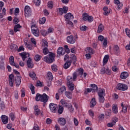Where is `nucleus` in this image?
Masks as SVG:
<instances>
[{"mask_svg":"<svg viewBox=\"0 0 130 130\" xmlns=\"http://www.w3.org/2000/svg\"><path fill=\"white\" fill-rule=\"evenodd\" d=\"M67 85L70 91H74L75 90V84L73 83H67Z\"/></svg>","mask_w":130,"mask_h":130,"instance_id":"nucleus-19","label":"nucleus"},{"mask_svg":"<svg viewBox=\"0 0 130 130\" xmlns=\"http://www.w3.org/2000/svg\"><path fill=\"white\" fill-rule=\"evenodd\" d=\"M51 69L53 72H57V66L56 64H53L52 65Z\"/></svg>","mask_w":130,"mask_h":130,"instance_id":"nucleus-42","label":"nucleus"},{"mask_svg":"<svg viewBox=\"0 0 130 130\" xmlns=\"http://www.w3.org/2000/svg\"><path fill=\"white\" fill-rule=\"evenodd\" d=\"M112 112H113L115 114H116L118 113V110L117 108V106H114L112 108Z\"/></svg>","mask_w":130,"mask_h":130,"instance_id":"nucleus-29","label":"nucleus"},{"mask_svg":"<svg viewBox=\"0 0 130 130\" xmlns=\"http://www.w3.org/2000/svg\"><path fill=\"white\" fill-rule=\"evenodd\" d=\"M0 70H5V63L4 61L0 62Z\"/></svg>","mask_w":130,"mask_h":130,"instance_id":"nucleus-50","label":"nucleus"},{"mask_svg":"<svg viewBox=\"0 0 130 130\" xmlns=\"http://www.w3.org/2000/svg\"><path fill=\"white\" fill-rule=\"evenodd\" d=\"M49 107L51 112H53V113H55V112H56V108H57V105H56V104L50 103Z\"/></svg>","mask_w":130,"mask_h":130,"instance_id":"nucleus-9","label":"nucleus"},{"mask_svg":"<svg viewBox=\"0 0 130 130\" xmlns=\"http://www.w3.org/2000/svg\"><path fill=\"white\" fill-rule=\"evenodd\" d=\"M1 118H2V122H3L4 124H7V123L9 122V117L6 115H3L1 117Z\"/></svg>","mask_w":130,"mask_h":130,"instance_id":"nucleus-15","label":"nucleus"},{"mask_svg":"<svg viewBox=\"0 0 130 130\" xmlns=\"http://www.w3.org/2000/svg\"><path fill=\"white\" fill-rule=\"evenodd\" d=\"M74 122L75 125H76V126H78L79 124V121H78V119H77L76 118H74Z\"/></svg>","mask_w":130,"mask_h":130,"instance_id":"nucleus-57","label":"nucleus"},{"mask_svg":"<svg viewBox=\"0 0 130 130\" xmlns=\"http://www.w3.org/2000/svg\"><path fill=\"white\" fill-rule=\"evenodd\" d=\"M46 21V18H45V17H43L40 19L39 23L40 24L43 25V24L45 23Z\"/></svg>","mask_w":130,"mask_h":130,"instance_id":"nucleus-36","label":"nucleus"},{"mask_svg":"<svg viewBox=\"0 0 130 130\" xmlns=\"http://www.w3.org/2000/svg\"><path fill=\"white\" fill-rule=\"evenodd\" d=\"M68 11H69V8L66 6L63 7L62 8H60L57 9V11L60 16H62L63 14H67L68 13Z\"/></svg>","mask_w":130,"mask_h":130,"instance_id":"nucleus-3","label":"nucleus"},{"mask_svg":"<svg viewBox=\"0 0 130 130\" xmlns=\"http://www.w3.org/2000/svg\"><path fill=\"white\" fill-rule=\"evenodd\" d=\"M34 3L37 7H38L39 6H40L41 0H34Z\"/></svg>","mask_w":130,"mask_h":130,"instance_id":"nucleus-46","label":"nucleus"},{"mask_svg":"<svg viewBox=\"0 0 130 130\" xmlns=\"http://www.w3.org/2000/svg\"><path fill=\"white\" fill-rule=\"evenodd\" d=\"M9 63L11 64V66L15 67L16 69H20V66L19 64H16V63H15V59L13 56H11L9 58Z\"/></svg>","mask_w":130,"mask_h":130,"instance_id":"nucleus-6","label":"nucleus"},{"mask_svg":"<svg viewBox=\"0 0 130 130\" xmlns=\"http://www.w3.org/2000/svg\"><path fill=\"white\" fill-rule=\"evenodd\" d=\"M65 95L66 97L69 99H72V98H73V94H72V92L70 91H66Z\"/></svg>","mask_w":130,"mask_h":130,"instance_id":"nucleus-28","label":"nucleus"},{"mask_svg":"<svg viewBox=\"0 0 130 130\" xmlns=\"http://www.w3.org/2000/svg\"><path fill=\"white\" fill-rule=\"evenodd\" d=\"M41 34L43 36H46L47 34H48V32H47V31L44 30V29H41Z\"/></svg>","mask_w":130,"mask_h":130,"instance_id":"nucleus-41","label":"nucleus"},{"mask_svg":"<svg viewBox=\"0 0 130 130\" xmlns=\"http://www.w3.org/2000/svg\"><path fill=\"white\" fill-rule=\"evenodd\" d=\"M117 121H118V118L117 117H114V118H113L112 122L113 123H114L115 125Z\"/></svg>","mask_w":130,"mask_h":130,"instance_id":"nucleus-51","label":"nucleus"},{"mask_svg":"<svg viewBox=\"0 0 130 130\" xmlns=\"http://www.w3.org/2000/svg\"><path fill=\"white\" fill-rule=\"evenodd\" d=\"M67 83H73V81H74L73 78L71 76H68L67 77Z\"/></svg>","mask_w":130,"mask_h":130,"instance_id":"nucleus-48","label":"nucleus"},{"mask_svg":"<svg viewBox=\"0 0 130 130\" xmlns=\"http://www.w3.org/2000/svg\"><path fill=\"white\" fill-rule=\"evenodd\" d=\"M103 30H104V26H103V24H102V23H101L98 26L97 32L102 33Z\"/></svg>","mask_w":130,"mask_h":130,"instance_id":"nucleus-22","label":"nucleus"},{"mask_svg":"<svg viewBox=\"0 0 130 130\" xmlns=\"http://www.w3.org/2000/svg\"><path fill=\"white\" fill-rule=\"evenodd\" d=\"M30 41H31V42H32L33 43V44H34L35 46L36 47L37 43H36V41L35 40V39L32 38L30 39Z\"/></svg>","mask_w":130,"mask_h":130,"instance_id":"nucleus-60","label":"nucleus"},{"mask_svg":"<svg viewBox=\"0 0 130 130\" xmlns=\"http://www.w3.org/2000/svg\"><path fill=\"white\" fill-rule=\"evenodd\" d=\"M35 28H36V25H32L31 26V33H32L33 35H34V36L36 37H39V29H38L37 28H36V29Z\"/></svg>","mask_w":130,"mask_h":130,"instance_id":"nucleus-5","label":"nucleus"},{"mask_svg":"<svg viewBox=\"0 0 130 130\" xmlns=\"http://www.w3.org/2000/svg\"><path fill=\"white\" fill-rule=\"evenodd\" d=\"M129 75H128V73L126 72H123L120 75V78L121 79H122V80H125V79L126 78H127V77H128Z\"/></svg>","mask_w":130,"mask_h":130,"instance_id":"nucleus-18","label":"nucleus"},{"mask_svg":"<svg viewBox=\"0 0 130 130\" xmlns=\"http://www.w3.org/2000/svg\"><path fill=\"white\" fill-rule=\"evenodd\" d=\"M20 12V10L19 8H16L14 12L15 16H18L19 15V12Z\"/></svg>","mask_w":130,"mask_h":130,"instance_id":"nucleus-54","label":"nucleus"},{"mask_svg":"<svg viewBox=\"0 0 130 130\" xmlns=\"http://www.w3.org/2000/svg\"><path fill=\"white\" fill-rule=\"evenodd\" d=\"M67 40L68 43H70V44H74L76 42V39H75L73 35L67 37Z\"/></svg>","mask_w":130,"mask_h":130,"instance_id":"nucleus-10","label":"nucleus"},{"mask_svg":"<svg viewBox=\"0 0 130 130\" xmlns=\"http://www.w3.org/2000/svg\"><path fill=\"white\" fill-rule=\"evenodd\" d=\"M105 92V90L104 89H102L99 88V91L98 92V95L99 96V101L100 103H104L105 101V99L104 98V93Z\"/></svg>","mask_w":130,"mask_h":130,"instance_id":"nucleus-2","label":"nucleus"},{"mask_svg":"<svg viewBox=\"0 0 130 130\" xmlns=\"http://www.w3.org/2000/svg\"><path fill=\"white\" fill-rule=\"evenodd\" d=\"M35 114V115H39L40 114V110L38 108V106L34 107Z\"/></svg>","mask_w":130,"mask_h":130,"instance_id":"nucleus-25","label":"nucleus"},{"mask_svg":"<svg viewBox=\"0 0 130 130\" xmlns=\"http://www.w3.org/2000/svg\"><path fill=\"white\" fill-rule=\"evenodd\" d=\"M65 21H70L74 20V15L71 13H68L66 14L64 16Z\"/></svg>","mask_w":130,"mask_h":130,"instance_id":"nucleus-11","label":"nucleus"},{"mask_svg":"<svg viewBox=\"0 0 130 130\" xmlns=\"http://www.w3.org/2000/svg\"><path fill=\"white\" fill-rule=\"evenodd\" d=\"M19 55L21 56L22 60L25 61V60L27 58V53L26 52L20 53Z\"/></svg>","mask_w":130,"mask_h":130,"instance_id":"nucleus-27","label":"nucleus"},{"mask_svg":"<svg viewBox=\"0 0 130 130\" xmlns=\"http://www.w3.org/2000/svg\"><path fill=\"white\" fill-rule=\"evenodd\" d=\"M10 116L11 117V120L12 121L15 120V115L14 114V113L10 114Z\"/></svg>","mask_w":130,"mask_h":130,"instance_id":"nucleus-63","label":"nucleus"},{"mask_svg":"<svg viewBox=\"0 0 130 130\" xmlns=\"http://www.w3.org/2000/svg\"><path fill=\"white\" fill-rule=\"evenodd\" d=\"M93 20H94V18L92 16H91L90 15L88 16V17L87 18V21H88V22L91 23V22H92V21H93Z\"/></svg>","mask_w":130,"mask_h":130,"instance_id":"nucleus-56","label":"nucleus"},{"mask_svg":"<svg viewBox=\"0 0 130 130\" xmlns=\"http://www.w3.org/2000/svg\"><path fill=\"white\" fill-rule=\"evenodd\" d=\"M47 77L50 81H52V73L51 72H49L47 74Z\"/></svg>","mask_w":130,"mask_h":130,"instance_id":"nucleus-39","label":"nucleus"},{"mask_svg":"<svg viewBox=\"0 0 130 130\" xmlns=\"http://www.w3.org/2000/svg\"><path fill=\"white\" fill-rule=\"evenodd\" d=\"M110 13H111V9H109L108 11H104V15H105V16H108Z\"/></svg>","mask_w":130,"mask_h":130,"instance_id":"nucleus-53","label":"nucleus"},{"mask_svg":"<svg viewBox=\"0 0 130 130\" xmlns=\"http://www.w3.org/2000/svg\"><path fill=\"white\" fill-rule=\"evenodd\" d=\"M43 52L44 54H45V55L48 54V53H49V50L47 48H44V49H43Z\"/></svg>","mask_w":130,"mask_h":130,"instance_id":"nucleus-45","label":"nucleus"},{"mask_svg":"<svg viewBox=\"0 0 130 130\" xmlns=\"http://www.w3.org/2000/svg\"><path fill=\"white\" fill-rule=\"evenodd\" d=\"M60 102L61 104L63 105V106H65V107H69V104L67 101H64V100H61Z\"/></svg>","mask_w":130,"mask_h":130,"instance_id":"nucleus-32","label":"nucleus"},{"mask_svg":"<svg viewBox=\"0 0 130 130\" xmlns=\"http://www.w3.org/2000/svg\"><path fill=\"white\" fill-rule=\"evenodd\" d=\"M114 51L115 52V53H118L119 52V47H118V46L116 45L114 46Z\"/></svg>","mask_w":130,"mask_h":130,"instance_id":"nucleus-38","label":"nucleus"},{"mask_svg":"<svg viewBox=\"0 0 130 130\" xmlns=\"http://www.w3.org/2000/svg\"><path fill=\"white\" fill-rule=\"evenodd\" d=\"M106 115H107V116H110L111 115V110H108L106 112Z\"/></svg>","mask_w":130,"mask_h":130,"instance_id":"nucleus-59","label":"nucleus"},{"mask_svg":"<svg viewBox=\"0 0 130 130\" xmlns=\"http://www.w3.org/2000/svg\"><path fill=\"white\" fill-rule=\"evenodd\" d=\"M31 15H32V11H31V10L25 13V17H27V18L28 17H30V16H31Z\"/></svg>","mask_w":130,"mask_h":130,"instance_id":"nucleus-52","label":"nucleus"},{"mask_svg":"<svg viewBox=\"0 0 130 130\" xmlns=\"http://www.w3.org/2000/svg\"><path fill=\"white\" fill-rule=\"evenodd\" d=\"M64 50L62 47H59L57 50V57H59L61 55H64Z\"/></svg>","mask_w":130,"mask_h":130,"instance_id":"nucleus-7","label":"nucleus"},{"mask_svg":"<svg viewBox=\"0 0 130 130\" xmlns=\"http://www.w3.org/2000/svg\"><path fill=\"white\" fill-rule=\"evenodd\" d=\"M82 17L84 21H87L88 18L89 17V15L87 13H84L82 15Z\"/></svg>","mask_w":130,"mask_h":130,"instance_id":"nucleus-35","label":"nucleus"},{"mask_svg":"<svg viewBox=\"0 0 130 130\" xmlns=\"http://www.w3.org/2000/svg\"><path fill=\"white\" fill-rule=\"evenodd\" d=\"M29 76L30 78H32V79L35 78L36 77V74H35V72H31L29 73Z\"/></svg>","mask_w":130,"mask_h":130,"instance_id":"nucleus-44","label":"nucleus"},{"mask_svg":"<svg viewBox=\"0 0 130 130\" xmlns=\"http://www.w3.org/2000/svg\"><path fill=\"white\" fill-rule=\"evenodd\" d=\"M16 85L17 87H19L20 85H21V77L20 76H17L16 78L15 79Z\"/></svg>","mask_w":130,"mask_h":130,"instance_id":"nucleus-20","label":"nucleus"},{"mask_svg":"<svg viewBox=\"0 0 130 130\" xmlns=\"http://www.w3.org/2000/svg\"><path fill=\"white\" fill-rule=\"evenodd\" d=\"M108 59H109V55H106L103 59V66H105L108 62Z\"/></svg>","mask_w":130,"mask_h":130,"instance_id":"nucleus-24","label":"nucleus"},{"mask_svg":"<svg viewBox=\"0 0 130 130\" xmlns=\"http://www.w3.org/2000/svg\"><path fill=\"white\" fill-rule=\"evenodd\" d=\"M41 59V56L38 54L36 55L35 57V60L36 61H39Z\"/></svg>","mask_w":130,"mask_h":130,"instance_id":"nucleus-47","label":"nucleus"},{"mask_svg":"<svg viewBox=\"0 0 130 130\" xmlns=\"http://www.w3.org/2000/svg\"><path fill=\"white\" fill-rule=\"evenodd\" d=\"M117 90H119L120 91H126L128 87L126 84L119 83L117 85L116 87Z\"/></svg>","mask_w":130,"mask_h":130,"instance_id":"nucleus-4","label":"nucleus"},{"mask_svg":"<svg viewBox=\"0 0 130 130\" xmlns=\"http://www.w3.org/2000/svg\"><path fill=\"white\" fill-rule=\"evenodd\" d=\"M30 11H31L30 7H29L28 6H25L24 8V13H28V12H29Z\"/></svg>","mask_w":130,"mask_h":130,"instance_id":"nucleus-43","label":"nucleus"},{"mask_svg":"<svg viewBox=\"0 0 130 130\" xmlns=\"http://www.w3.org/2000/svg\"><path fill=\"white\" fill-rule=\"evenodd\" d=\"M114 3L117 5V7H118V9H121V8H122L123 6L122 3H120L119 0H114Z\"/></svg>","mask_w":130,"mask_h":130,"instance_id":"nucleus-21","label":"nucleus"},{"mask_svg":"<svg viewBox=\"0 0 130 130\" xmlns=\"http://www.w3.org/2000/svg\"><path fill=\"white\" fill-rule=\"evenodd\" d=\"M26 64L29 69H33L34 64L32 62V59H31L30 57H29L28 60H27Z\"/></svg>","mask_w":130,"mask_h":130,"instance_id":"nucleus-13","label":"nucleus"},{"mask_svg":"<svg viewBox=\"0 0 130 130\" xmlns=\"http://www.w3.org/2000/svg\"><path fill=\"white\" fill-rule=\"evenodd\" d=\"M41 97V102H43L45 104L47 102V101H48V96H47L45 93L43 94Z\"/></svg>","mask_w":130,"mask_h":130,"instance_id":"nucleus-14","label":"nucleus"},{"mask_svg":"<svg viewBox=\"0 0 130 130\" xmlns=\"http://www.w3.org/2000/svg\"><path fill=\"white\" fill-rule=\"evenodd\" d=\"M42 96V95L40 94V93H37L36 94V100L37 101H41Z\"/></svg>","mask_w":130,"mask_h":130,"instance_id":"nucleus-34","label":"nucleus"},{"mask_svg":"<svg viewBox=\"0 0 130 130\" xmlns=\"http://www.w3.org/2000/svg\"><path fill=\"white\" fill-rule=\"evenodd\" d=\"M80 29L81 31H86L87 30V26L86 25L81 26Z\"/></svg>","mask_w":130,"mask_h":130,"instance_id":"nucleus-62","label":"nucleus"},{"mask_svg":"<svg viewBox=\"0 0 130 130\" xmlns=\"http://www.w3.org/2000/svg\"><path fill=\"white\" fill-rule=\"evenodd\" d=\"M96 105V100L94 98H93L90 101V107H94Z\"/></svg>","mask_w":130,"mask_h":130,"instance_id":"nucleus-31","label":"nucleus"},{"mask_svg":"<svg viewBox=\"0 0 130 130\" xmlns=\"http://www.w3.org/2000/svg\"><path fill=\"white\" fill-rule=\"evenodd\" d=\"M21 28H22V26L18 24H16L15 26H14V31L15 33H17V32H18V31H20V29H21Z\"/></svg>","mask_w":130,"mask_h":130,"instance_id":"nucleus-26","label":"nucleus"},{"mask_svg":"<svg viewBox=\"0 0 130 130\" xmlns=\"http://www.w3.org/2000/svg\"><path fill=\"white\" fill-rule=\"evenodd\" d=\"M105 73H106L107 75H111V70H109V68H107Z\"/></svg>","mask_w":130,"mask_h":130,"instance_id":"nucleus-61","label":"nucleus"},{"mask_svg":"<svg viewBox=\"0 0 130 130\" xmlns=\"http://www.w3.org/2000/svg\"><path fill=\"white\" fill-rule=\"evenodd\" d=\"M125 31V33H126L127 36H128V37H129V38H130V29H128V28H126Z\"/></svg>","mask_w":130,"mask_h":130,"instance_id":"nucleus-49","label":"nucleus"},{"mask_svg":"<svg viewBox=\"0 0 130 130\" xmlns=\"http://www.w3.org/2000/svg\"><path fill=\"white\" fill-rule=\"evenodd\" d=\"M70 58L73 60V64L74 66H76L77 64V57L75 54H72L71 55Z\"/></svg>","mask_w":130,"mask_h":130,"instance_id":"nucleus-23","label":"nucleus"},{"mask_svg":"<svg viewBox=\"0 0 130 130\" xmlns=\"http://www.w3.org/2000/svg\"><path fill=\"white\" fill-rule=\"evenodd\" d=\"M78 77V75L77 74V73L74 72L73 74V81H76V79Z\"/></svg>","mask_w":130,"mask_h":130,"instance_id":"nucleus-55","label":"nucleus"},{"mask_svg":"<svg viewBox=\"0 0 130 130\" xmlns=\"http://www.w3.org/2000/svg\"><path fill=\"white\" fill-rule=\"evenodd\" d=\"M90 87H91V90H92V92H99V88H98V86L95 84H91L90 85Z\"/></svg>","mask_w":130,"mask_h":130,"instance_id":"nucleus-16","label":"nucleus"},{"mask_svg":"<svg viewBox=\"0 0 130 130\" xmlns=\"http://www.w3.org/2000/svg\"><path fill=\"white\" fill-rule=\"evenodd\" d=\"M55 54L52 52H50L49 54L44 57V61L47 63H52L54 61Z\"/></svg>","mask_w":130,"mask_h":130,"instance_id":"nucleus-1","label":"nucleus"},{"mask_svg":"<svg viewBox=\"0 0 130 130\" xmlns=\"http://www.w3.org/2000/svg\"><path fill=\"white\" fill-rule=\"evenodd\" d=\"M21 97H22V98L25 97V89L24 88L21 89Z\"/></svg>","mask_w":130,"mask_h":130,"instance_id":"nucleus-58","label":"nucleus"},{"mask_svg":"<svg viewBox=\"0 0 130 130\" xmlns=\"http://www.w3.org/2000/svg\"><path fill=\"white\" fill-rule=\"evenodd\" d=\"M57 121L58 123H59V124L61 125V126H64V125H66V124L67 123V120L63 117L59 118Z\"/></svg>","mask_w":130,"mask_h":130,"instance_id":"nucleus-8","label":"nucleus"},{"mask_svg":"<svg viewBox=\"0 0 130 130\" xmlns=\"http://www.w3.org/2000/svg\"><path fill=\"white\" fill-rule=\"evenodd\" d=\"M48 8L49 9H52L53 8V2L52 1H49L48 2Z\"/></svg>","mask_w":130,"mask_h":130,"instance_id":"nucleus-37","label":"nucleus"},{"mask_svg":"<svg viewBox=\"0 0 130 130\" xmlns=\"http://www.w3.org/2000/svg\"><path fill=\"white\" fill-rule=\"evenodd\" d=\"M71 64H72V61L67 60L66 63L63 65V68L65 70H68L70 67H71Z\"/></svg>","mask_w":130,"mask_h":130,"instance_id":"nucleus-17","label":"nucleus"},{"mask_svg":"<svg viewBox=\"0 0 130 130\" xmlns=\"http://www.w3.org/2000/svg\"><path fill=\"white\" fill-rule=\"evenodd\" d=\"M63 112V107L59 105V109L58 110V114H62Z\"/></svg>","mask_w":130,"mask_h":130,"instance_id":"nucleus-33","label":"nucleus"},{"mask_svg":"<svg viewBox=\"0 0 130 130\" xmlns=\"http://www.w3.org/2000/svg\"><path fill=\"white\" fill-rule=\"evenodd\" d=\"M34 130H40L39 129V126L37 125V124H35L34 126Z\"/></svg>","mask_w":130,"mask_h":130,"instance_id":"nucleus-64","label":"nucleus"},{"mask_svg":"<svg viewBox=\"0 0 130 130\" xmlns=\"http://www.w3.org/2000/svg\"><path fill=\"white\" fill-rule=\"evenodd\" d=\"M29 89L31 91V94H35V87L33 86V84L30 85Z\"/></svg>","mask_w":130,"mask_h":130,"instance_id":"nucleus-40","label":"nucleus"},{"mask_svg":"<svg viewBox=\"0 0 130 130\" xmlns=\"http://www.w3.org/2000/svg\"><path fill=\"white\" fill-rule=\"evenodd\" d=\"M9 84L10 87L14 86V75L11 74L9 76Z\"/></svg>","mask_w":130,"mask_h":130,"instance_id":"nucleus-12","label":"nucleus"},{"mask_svg":"<svg viewBox=\"0 0 130 130\" xmlns=\"http://www.w3.org/2000/svg\"><path fill=\"white\" fill-rule=\"evenodd\" d=\"M85 51H86V52H88V53H91L92 54H94V53L95 52L94 50L92 49L91 47H88L87 49H86Z\"/></svg>","mask_w":130,"mask_h":130,"instance_id":"nucleus-30","label":"nucleus"}]
</instances>
